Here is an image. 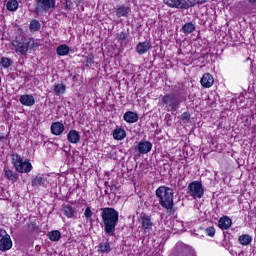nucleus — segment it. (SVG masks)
Masks as SVG:
<instances>
[{
	"mask_svg": "<svg viewBox=\"0 0 256 256\" xmlns=\"http://www.w3.org/2000/svg\"><path fill=\"white\" fill-rule=\"evenodd\" d=\"M183 101H187V89L183 84L174 86V93L165 94L162 97V103L168 111H177Z\"/></svg>",
	"mask_w": 256,
	"mask_h": 256,
	"instance_id": "nucleus-1",
	"label": "nucleus"
},
{
	"mask_svg": "<svg viewBox=\"0 0 256 256\" xmlns=\"http://www.w3.org/2000/svg\"><path fill=\"white\" fill-rule=\"evenodd\" d=\"M101 217V225L104 227V232L108 237H113L115 228L119 223V212L111 207L102 208Z\"/></svg>",
	"mask_w": 256,
	"mask_h": 256,
	"instance_id": "nucleus-2",
	"label": "nucleus"
},
{
	"mask_svg": "<svg viewBox=\"0 0 256 256\" xmlns=\"http://www.w3.org/2000/svg\"><path fill=\"white\" fill-rule=\"evenodd\" d=\"M173 195H175V192L167 186H160L156 189V197L161 207L167 210L168 215H175Z\"/></svg>",
	"mask_w": 256,
	"mask_h": 256,
	"instance_id": "nucleus-3",
	"label": "nucleus"
},
{
	"mask_svg": "<svg viewBox=\"0 0 256 256\" xmlns=\"http://www.w3.org/2000/svg\"><path fill=\"white\" fill-rule=\"evenodd\" d=\"M12 47L18 55H27L29 49L35 47V41L24 37H16V39L12 41Z\"/></svg>",
	"mask_w": 256,
	"mask_h": 256,
	"instance_id": "nucleus-4",
	"label": "nucleus"
},
{
	"mask_svg": "<svg viewBox=\"0 0 256 256\" xmlns=\"http://www.w3.org/2000/svg\"><path fill=\"white\" fill-rule=\"evenodd\" d=\"M56 0H36V5L34 8V13L37 17H41V15H45V13H53L55 11Z\"/></svg>",
	"mask_w": 256,
	"mask_h": 256,
	"instance_id": "nucleus-5",
	"label": "nucleus"
},
{
	"mask_svg": "<svg viewBox=\"0 0 256 256\" xmlns=\"http://www.w3.org/2000/svg\"><path fill=\"white\" fill-rule=\"evenodd\" d=\"M12 165L18 173H31L33 171V165L29 160H23V157L19 154L12 155Z\"/></svg>",
	"mask_w": 256,
	"mask_h": 256,
	"instance_id": "nucleus-6",
	"label": "nucleus"
},
{
	"mask_svg": "<svg viewBox=\"0 0 256 256\" xmlns=\"http://www.w3.org/2000/svg\"><path fill=\"white\" fill-rule=\"evenodd\" d=\"M189 194L193 199H201L205 195L203 184L199 181H193L188 185Z\"/></svg>",
	"mask_w": 256,
	"mask_h": 256,
	"instance_id": "nucleus-7",
	"label": "nucleus"
},
{
	"mask_svg": "<svg viewBox=\"0 0 256 256\" xmlns=\"http://www.w3.org/2000/svg\"><path fill=\"white\" fill-rule=\"evenodd\" d=\"M164 3L172 9H190V7H195V3L191 0H164Z\"/></svg>",
	"mask_w": 256,
	"mask_h": 256,
	"instance_id": "nucleus-8",
	"label": "nucleus"
},
{
	"mask_svg": "<svg viewBox=\"0 0 256 256\" xmlns=\"http://www.w3.org/2000/svg\"><path fill=\"white\" fill-rule=\"evenodd\" d=\"M13 247V241L11 240V236L7 233V231L3 228H0V251L5 253V251H9Z\"/></svg>",
	"mask_w": 256,
	"mask_h": 256,
	"instance_id": "nucleus-9",
	"label": "nucleus"
},
{
	"mask_svg": "<svg viewBox=\"0 0 256 256\" xmlns=\"http://www.w3.org/2000/svg\"><path fill=\"white\" fill-rule=\"evenodd\" d=\"M134 149L135 151H138L140 155H147V153H151V150L153 149V143L147 140H142L138 142Z\"/></svg>",
	"mask_w": 256,
	"mask_h": 256,
	"instance_id": "nucleus-10",
	"label": "nucleus"
},
{
	"mask_svg": "<svg viewBox=\"0 0 256 256\" xmlns=\"http://www.w3.org/2000/svg\"><path fill=\"white\" fill-rule=\"evenodd\" d=\"M114 13L118 19H121V17H124L127 19L129 15H131V7L122 4L114 7Z\"/></svg>",
	"mask_w": 256,
	"mask_h": 256,
	"instance_id": "nucleus-11",
	"label": "nucleus"
},
{
	"mask_svg": "<svg viewBox=\"0 0 256 256\" xmlns=\"http://www.w3.org/2000/svg\"><path fill=\"white\" fill-rule=\"evenodd\" d=\"M32 187L35 189H39V187H47L49 185V182L47 181V177L45 175H36L33 176L31 179Z\"/></svg>",
	"mask_w": 256,
	"mask_h": 256,
	"instance_id": "nucleus-12",
	"label": "nucleus"
},
{
	"mask_svg": "<svg viewBox=\"0 0 256 256\" xmlns=\"http://www.w3.org/2000/svg\"><path fill=\"white\" fill-rule=\"evenodd\" d=\"M141 225L142 229L145 233H151L153 231V221L151 220V216L144 214L141 216Z\"/></svg>",
	"mask_w": 256,
	"mask_h": 256,
	"instance_id": "nucleus-13",
	"label": "nucleus"
},
{
	"mask_svg": "<svg viewBox=\"0 0 256 256\" xmlns=\"http://www.w3.org/2000/svg\"><path fill=\"white\" fill-rule=\"evenodd\" d=\"M152 47L153 45L149 40H146L144 42H139L136 45V53H138V55H145V53H147L148 51H151Z\"/></svg>",
	"mask_w": 256,
	"mask_h": 256,
	"instance_id": "nucleus-14",
	"label": "nucleus"
},
{
	"mask_svg": "<svg viewBox=\"0 0 256 256\" xmlns=\"http://www.w3.org/2000/svg\"><path fill=\"white\" fill-rule=\"evenodd\" d=\"M4 177L12 183H17V181H19V173L17 170H13L9 167L4 168Z\"/></svg>",
	"mask_w": 256,
	"mask_h": 256,
	"instance_id": "nucleus-15",
	"label": "nucleus"
},
{
	"mask_svg": "<svg viewBox=\"0 0 256 256\" xmlns=\"http://www.w3.org/2000/svg\"><path fill=\"white\" fill-rule=\"evenodd\" d=\"M50 131L52 135H63L65 131V125L63 124V122H53L50 126Z\"/></svg>",
	"mask_w": 256,
	"mask_h": 256,
	"instance_id": "nucleus-16",
	"label": "nucleus"
},
{
	"mask_svg": "<svg viewBox=\"0 0 256 256\" xmlns=\"http://www.w3.org/2000/svg\"><path fill=\"white\" fill-rule=\"evenodd\" d=\"M19 102L21 105H24V107H33V105H35V97L30 94H24L20 96Z\"/></svg>",
	"mask_w": 256,
	"mask_h": 256,
	"instance_id": "nucleus-17",
	"label": "nucleus"
},
{
	"mask_svg": "<svg viewBox=\"0 0 256 256\" xmlns=\"http://www.w3.org/2000/svg\"><path fill=\"white\" fill-rule=\"evenodd\" d=\"M67 141L74 145H77L81 141V135L77 130H70L67 134Z\"/></svg>",
	"mask_w": 256,
	"mask_h": 256,
	"instance_id": "nucleus-18",
	"label": "nucleus"
},
{
	"mask_svg": "<svg viewBox=\"0 0 256 256\" xmlns=\"http://www.w3.org/2000/svg\"><path fill=\"white\" fill-rule=\"evenodd\" d=\"M200 83L202 87H206V89H209V87H213V83H215V79H213V75L206 73L201 78Z\"/></svg>",
	"mask_w": 256,
	"mask_h": 256,
	"instance_id": "nucleus-19",
	"label": "nucleus"
},
{
	"mask_svg": "<svg viewBox=\"0 0 256 256\" xmlns=\"http://www.w3.org/2000/svg\"><path fill=\"white\" fill-rule=\"evenodd\" d=\"M233 224V221L229 216H223L218 221V227L222 230L230 229L231 225Z\"/></svg>",
	"mask_w": 256,
	"mask_h": 256,
	"instance_id": "nucleus-20",
	"label": "nucleus"
},
{
	"mask_svg": "<svg viewBox=\"0 0 256 256\" xmlns=\"http://www.w3.org/2000/svg\"><path fill=\"white\" fill-rule=\"evenodd\" d=\"M126 123H137L139 121V114L133 111H127L123 116Z\"/></svg>",
	"mask_w": 256,
	"mask_h": 256,
	"instance_id": "nucleus-21",
	"label": "nucleus"
},
{
	"mask_svg": "<svg viewBox=\"0 0 256 256\" xmlns=\"http://www.w3.org/2000/svg\"><path fill=\"white\" fill-rule=\"evenodd\" d=\"M111 251H113V248H111V243H109L108 241L99 243L98 253H102L103 255H109Z\"/></svg>",
	"mask_w": 256,
	"mask_h": 256,
	"instance_id": "nucleus-22",
	"label": "nucleus"
},
{
	"mask_svg": "<svg viewBox=\"0 0 256 256\" xmlns=\"http://www.w3.org/2000/svg\"><path fill=\"white\" fill-rule=\"evenodd\" d=\"M113 137L116 141H123L127 137V132L123 128H116L113 131Z\"/></svg>",
	"mask_w": 256,
	"mask_h": 256,
	"instance_id": "nucleus-23",
	"label": "nucleus"
},
{
	"mask_svg": "<svg viewBox=\"0 0 256 256\" xmlns=\"http://www.w3.org/2000/svg\"><path fill=\"white\" fill-rule=\"evenodd\" d=\"M69 51H71V48H69V46L67 44L59 45L56 48V53L60 57H65V55H69Z\"/></svg>",
	"mask_w": 256,
	"mask_h": 256,
	"instance_id": "nucleus-24",
	"label": "nucleus"
},
{
	"mask_svg": "<svg viewBox=\"0 0 256 256\" xmlns=\"http://www.w3.org/2000/svg\"><path fill=\"white\" fill-rule=\"evenodd\" d=\"M238 241L240 245H244V246L251 245V243L253 242V236L249 234H243L239 236Z\"/></svg>",
	"mask_w": 256,
	"mask_h": 256,
	"instance_id": "nucleus-25",
	"label": "nucleus"
},
{
	"mask_svg": "<svg viewBox=\"0 0 256 256\" xmlns=\"http://www.w3.org/2000/svg\"><path fill=\"white\" fill-rule=\"evenodd\" d=\"M117 39L120 41V43L126 42L129 43L131 41V37L129 36V30L125 31L123 30L122 32L117 34Z\"/></svg>",
	"mask_w": 256,
	"mask_h": 256,
	"instance_id": "nucleus-26",
	"label": "nucleus"
},
{
	"mask_svg": "<svg viewBox=\"0 0 256 256\" xmlns=\"http://www.w3.org/2000/svg\"><path fill=\"white\" fill-rule=\"evenodd\" d=\"M29 29L31 33H37L41 29V22L37 19L31 20L29 24Z\"/></svg>",
	"mask_w": 256,
	"mask_h": 256,
	"instance_id": "nucleus-27",
	"label": "nucleus"
},
{
	"mask_svg": "<svg viewBox=\"0 0 256 256\" xmlns=\"http://www.w3.org/2000/svg\"><path fill=\"white\" fill-rule=\"evenodd\" d=\"M63 213L66 217H68V219H71L75 215V208H73L71 205H66L63 207Z\"/></svg>",
	"mask_w": 256,
	"mask_h": 256,
	"instance_id": "nucleus-28",
	"label": "nucleus"
},
{
	"mask_svg": "<svg viewBox=\"0 0 256 256\" xmlns=\"http://www.w3.org/2000/svg\"><path fill=\"white\" fill-rule=\"evenodd\" d=\"M182 31L183 33H185L186 35H189L191 33H193V31H195V24H193L192 22H187L182 26Z\"/></svg>",
	"mask_w": 256,
	"mask_h": 256,
	"instance_id": "nucleus-29",
	"label": "nucleus"
},
{
	"mask_svg": "<svg viewBox=\"0 0 256 256\" xmlns=\"http://www.w3.org/2000/svg\"><path fill=\"white\" fill-rule=\"evenodd\" d=\"M47 237L50 241L57 242L61 239V232L59 230L48 232Z\"/></svg>",
	"mask_w": 256,
	"mask_h": 256,
	"instance_id": "nucleus-30",
	"label": "nucleus"
},
{
	"mask_svg": "<svg viewBox=\"0 0 256 256\" xmlns=\"http://www.w3.org/2000/svg\"><path fill=\"white\" fill-rule=\"evenodd\" d=\"M6 9L8 11H17L19 9V2L17 0H9L6 4Z\"/></svg>",
	"mask_w": 256,
	"mask_h": 256,
	"instance_id": "nucleus-31",
	"label": "nucleus"
},
{
	"mask_svg": "<svg viewBox=\"0 0 256 256\" xmlns=\"http://www.w3.org/2000/svg\"><path fill=\"white\" fill-rule=\"evenodd\" d=\"M0 64L4 69H9V67L13 65V60L11 58L2 57L0 60Z\"/></svg>",
	"mask_w": 256,
	"mask_h": 256,
	"instance_id": "nucleus-32",
	"label": "nucleus"
},
{
	"mask_svg": "<svg viewBox=\"0 0 256 256\" xmlns=\"http://www.w3.org/2000/svg\"><path fill=\"white\" fill-rule=\"evenodd\" d=\"M54 93H56V95H63V93H65V84L54 85Z\"/></svg>",
	"mask_w": 256,
	"mask_h": 256,
	"instance_id": "nucleus-33",
	"label": "nucleus"
},
{
	"mask_svg": "<svg viewBox=\"0 0 256 256\" xmlns=\"http://www.w3.org/2000/svg\"><path fill=\"white\" fill-rule=\"evenodd\" d=\"M206 235H208V237H215V228L214 227H208L204 229Z\"/></svg>",
	"mask_w": 256,
	"mask_h": 256,
	"instance_id": "nucleus-34",
	"label": "nucleus"
},
{
	"mask_svg": "<svg viewBox=\"0 0 256 256\" xmlns=\"http://www.w3.org/2000/svg\"><path fill=\"white\" fill-rule=\"evenodd\" d=\"M84 217H86V219H91V217H93V211L91 210V207H87L85 209Z\"/></svg>",
	"mask_w": 256,
	"mask_h": 256,
	"instance_id": "nucleus-35",
	"label": "nucleus"
},
{
	"mask_svg": "<svg viewBox=\"0 0 256 256\" xmlns=\"http://www.w3.org/2000/svg\"><path fill=\"white\" fill-rule=\"evenodd\" d=\"M28 231H37L39 227H37V224L35 222H29L28 225Z\"/></svg>",
	"mask_w": 256,
	"mask_h": 256,
	"instance_id": "nucleus-36",
	"label": "nucleus"
},
{
	"mask_svg": "<svg viewBox=\"0 0 256 256\" xmlns=\"http://www.w3.org/2000/svg\"><path fill=\"white\" fill-rule=\"evenodd\" d=\"M72 7H73V1L65 0V10L66 11H71Z\"/></svg>",
	"mask_w": 256,
	"mask_h": 256,
	"instance_id": "nucleus-37",
	"label": "nucleus"
},
{
	"mask_svg": "<svg viewBox=\"0 0 256 256\" xmlns=\"http://www.w3.org/2000/svg\"><path fill=\"white\" fill-rule=\"evenodd\" d=\"M182 121H189V119H191V114H189V112H184L181 115Z\"/></svg>",
	"mask_w": 256,
	"mask_h": 256,
	"instance_id": "nucleus-38",
	"label": "nucleus"
},
{
	"mask_svg": "<svg viewBox=\"0 0 256 256\" xmlns=\"http://www.w3.org/2000/svg\"><path fill=\"white\" fill-rule=\"evenodd\" d=\"M94 59H95V57H93V54L89 55L87 57V63H89V65H93Z\"/></svg>",
	"mask_w": 256,
	"mask_h": 256,
	"instance_id": "nucleus-39",
	"label": "nucleus"
},
{
	"mask_svg": "<svg viewBox=\"0 0 256 256\" xmlns=\"http://www.w3.org/2000/svg\"><path fill=\"white\" fill-rule=\"evenodd\" d=\"M5 139H7V136H5V134L3 133H0V141H3Z\"/></svg>",
	"mask_w": 256,
	"mask_h": 256,
	"instance_id": "nucleus-40",
	"label": "nucleus"
},
{
	"mask_svg": "<svg viewBox=\"0 0 256 256\" xmlns=\"http://www.w3.org/2000/svg\"><path fill=\"white\" fill-rule=\"evenodd\" d=\"M75 3L77 6L81 5V3H83V0H75Z\"/></svg>",
	"mask_w": 256,
	"mask_h": 256,
	"instance_id": "nucleus-41",
	"label": "nucleus"
},
{
	"mask_svg": "<svg viewBox=\"0 0 256 256\" xmlns=\"http://www.w3.org/2000/svg\"><path fill=\"white\" fill-rule=\"evenodd\" d=\"M248 3H251L252 5H255L256 0H248Z\"/></svg>",
	"mask_w": 256,
	"mask_h": 256,
	"instance_id": "nucleus-42",
	"label": "nucleus"
},
{
	"mask_svg": "<svg viewBox=\"0 0 256 256\" xmlns=\"http://www.w3.org/2000/svg\"><path fill=\"white\" fill-rule=\"evenodd\" d=\"M115 187H117L115 184L111 185V189H113V188H115Z\"/></svg>",
	"mask_w": 256,
	"mask_h": 256,
	"instance_id": "nucleus-43",
	"label": "nucleus"
},
{
	"mask_svg": "<svg viewBox=\"0 0 256 256\" xmlns=\"http://www.w3.org/2000/svg\"><path fill=\"white\" fill-rule=\"evenodd\" d=\"M203 3H205V1H201V2H200V5H203Z\"/></svg>",
	"mask_w": 256,
	"mask_h": 256,
	"instance_id": "nucleus-44",
	"label": "nucleus"
}]
</instances>
